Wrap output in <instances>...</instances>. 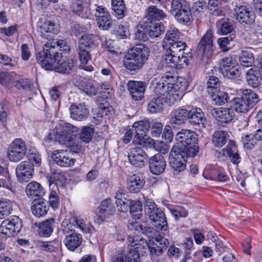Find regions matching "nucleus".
<instances>
[{
    "instance_id": "864d4df0",
    "label": "nucleus",
    "mask_w": 262,
    "mask_h": 262,
    "mask_svg": "<svg viewBox=\"0 0 262 262\" xmlns=\"http://www.w3.org/2000/svg\"><path fill=\"white\" fill-rule=\"evenodd\" d=\"M184 11H178L174 14V17L177 20L183 24H187L190 22L191 14L190 6L187 9H184Z\"/></svg>"
},
{
    "instance_id": "412c9836",
    "label": "nucleus",
    "mask_w": 262,
    "mask_h": 262,
    "mask_svg": "<svg viewBox=\"0 0 262 262\" xmlns=\"http://www.w3.org/2000/svg\"><path fill=\"white\" fill-rule=\"evenodd\" d=\"M145 181L142 174L138 173L128 176L127 189L131 193H138L143 188Z\"/></svg>"
},
{
    "instance_id": "bb28decb",
    "label": "nucleus",
    "mask_w": 262,
    "mask_h": 262,
    "mask_svg": "<svg viewBox=\"0 0 262 262\" xmlns=\"http://www.w3.org/2000/svg\"><path fill=\"white\" fill-rule=\"evenodd\" d=\"M91 0H75L73 11L82 18H88L91 14L90 8Z\"/></svg>"
},
{
    "instance_id": "774afa93",
    "label": "nucleus",
    "mask_w": 262,
    "mask_h": 262,
    "mask_svg": "<svg viewBox=\"0 0 262 262\" xmlns=\"http://www.w3.org/2000/svg\"><path fill=\"white\" fill-rule=\"evenodd\" d=\"M28 160L30 163L34 166H39L41 162V158L40 155L36 152H32L28 156Z\"/></svg>"
},
{
    "instance_id": "2f4dec72",
    "label": "nucleus",
    "mask_w": 262,
    "mask_h": 262,
    "mask_svg": "<svg viewBox=\"0 0 262 262\" xmlns=\"http://www.w3.org/2000/svg\"><path fill=\"white\" fill-rule=\"evenodd\" d=\"M188 119L191 124L202 125L205 127L206 118L200 108L192 107L189 110Z\"/></svg>"
},
{
    "instance_id": "680f3d73",
    "label": "nucleus",
    "mask_w": 262,
    "mask_h": 262,
    "mask_svg": "<svg viewBox=\"0 0 262 262\" xmlns=\"http://www.w3.org/2000/svg\"><path fill=\"white\" fill-rule=\"evenodd\" d=\"M48 198L51 207L54 210L58 208L60 202L58 192L55 190H51Z\"/></svg>"
},
{
    "instance_id": "f03ea898",
    "label": "nucleus",
    "mask_w": 262,
    "mask_h": 262,
    "mask_svg": "<svg viewBox=\"0 0 262 262\" xmlns=\"http://www.w3.org/2000/svg\"><path fill=\"white\" fill-rule=\"evenodd\" d=\"M79 134V129L70 123L61 122L58 127L51 130L46 137L47 141H57L65 145L74 152L77 153L81 146L75 141V138Z\"/></svg>"
},
{
    "instance_id": "2eb2a0df",
    "label": "nucleus",
    "mask_w": 262,
    "mask_h": 262,
    "mask_svg": "<svg viewBox=\"0 0 262 262\" xmlns=\"http://www.w3.org/2000/svg\"><path fill=\"white\" fill-rule=\"evenodd\" d=\"M233 13L236 19L241 24H251L255 19V15L251 9L244 5H236Z\"/></svg>"
},
{
    "instance_id": "09e8293b",
    "label": "nucleus",
    "mask_w": 262,
    "mask_h": 262,
    "mask_svg": "<svg viewBox=\"0 0 262 262\" xmlns=\"http://www.w3.org/2000/svg\"><path fill=\"white\" fill-rule=\"evenodd\" d=\"M13 203L9 200H0V219H4L12 213Z\"/></svg>"
},
{
    "instance_id": "f257e3e1",
    "label": "nucleus",
    "mask_w": 262,
    "mask_h": 262,
    "mask_svg": "<svg viewBox=\"0 0 262 262\" xmlns=\"http://www.w3.org/2000/svg\"><path fill=\"white\" fill-rule=\"evenodd\" d=\"M187 80L182 77L176 78L170 72L166 73L157 83L154 91L162 94L169 105L180 100L188 88Z\"/></svg>"
},
{
    "instance_id": "a18cd8bd",
    "label": "nucleus",
    "mask_w": 262,
    "mask_h": 262,
    "mask_svg": "<svg viewBox=\"0 0 262 262\" xmlns=\"http://www.w3.org/2000/svg\"><path fill=\"white\" fill-rule=\"evenodd\" d=\"M227 67L220 68L222 74L225 77L231 79L239 77L241 72L239 70L238 64L237 65H230Z\"/></svg>"
},
{
    "instance_id": "9d476101",
    "label": "nucleus",
    "mask_w": 262,
    "mask_h": 262,
    "mask_svg": "<svg viewBox=\"0 0 262 262\" xmlns=\"http://www.w3.org/2000/svg\"><path fill=\"white\" fill-rule=\"evenodd\" d=\"M27 152L25 141L21 138L14 139L8 148L7 156L9 160L13 162H17L23 159Z\"/></svg>"
},
{
    "instance_id": "052dcab7",
    "label": "nucleus",
    "mask_w": 262,
    "mask_h": 262,
    "mask_svg": "<svg viewBox=\"0 0 262 262\" xmlns=\"http://www.w3.org/2000/svg\"><path fill=\"white\" fill-rule=\"evenodd\" d=\"M73 217L70 219H65L62 222V230L64 234H71L74 231V228L76 227L75 222L73 221Z\"/></svg>"
},
{
    "instance_id": "c03bdc74",
    "label": "nucleus",
    "mask_w": 262,
    "mask_h": 262,
    "mask_svg": "<svg viewBox=\"0 0 262 262\" xmlns=\"http://www.w3.org/2000/svg\"><path fill=\"white\" fill-rule=\"evenodd\" d=\"M60 245L58 239L52 241L43 242L38 241L37 242V247L41 250L52 252L57 249Z\"/></svg>"
},
{
    "instance_id": "0e129e2a",
    "label": "nucleus",
    "mask_w": 262,
    "mask_h": 262,
    "mask_svg": "<svg viewBox=\"0 0 262 262\" xmlns=\"http://www.w3.org/2000/svg\"><path fill=\"white\" fill-rule=\"evenodd\" d=\"M232 39L230 37H221L217 39V43L223 52L228 51L231 47L230 45Z\"/></svg>"
},
{
    "instance_id": "f704fd0d",
    "label": "nucleus",
    "mask_w": 262,
    "mask_h": 262,
    "mask_svg": "<svg viewBox=\"0 0 262 262\" xmlns=\"http://www.w3.org/2000/svg\"><path fill=\"white\" fill-rule=\"evenodd\" d=\"M55 220L50 218L39 224L38 234L41 237H47L50 236L55 226Z\"/></svg>"
},
{
    "instance_id": "aec40b11",
    "label": "nucleus",
    "mask_w": 262,
    "mask_h": 262,
    "mask_svg": "<svg viewBox=\"0 0 262 262\" xmlns=\"http://www.w3.org/2000/svg\"><path fill=\"white\" fill-rule=\"evenodd\" d=\"M38 31L40 36L45 39H49L52 37V35L59 32L58 26L55 25L50 20L41 18L38 24Z\"/></svg>"
},
{
    "instance_id": "20e7f679",
    "label": "nucleus",
    "mask_w": 262,
    "mask_h": 262,
    "mask_svg": "<svg viewBox=\"0 0 262 262\" xmlns=\"http://www.w3.org/2000/svg\"><path fill=\"white\" fill-rule=\"evenodd\" d=\"M147 47L142 44L131 48L125 55L123 62L124 67L130 71L140 70L145 64L149 55Z\"/></svg>"
},
{
    "instance_id": "5701e85b",
    "label": "nucleus",
    "mask_w": 262,
    "mask_h": 262,
    "mask_svg": "<svg viewBox=\"0 0 262 262\" xmlns=\"http://www.w3.org/2000/svg\"><path fill=\"white\" fill-rule=\"evenodd\" d=\"M149 165L150 171L156 175L163 173L166 166L164 158L160 154H157L150 158Z\"/></svg>"
},
{
    "instance_id": "0eeeda50",
    "label": "nucleus",
    "mask_w": 262,
    "mask_h": 262,
    "mask_svg": "<svg viewBox=\"0 0 262 262\" xmlns=\"http://www.w3.org/2000/svg\"><path fill=\"white\" fill-rule=\"evenodd\" d=\"M145 215L158 230L165 231L168 229V223L166 215L163 210L157 207L156 203L147 200L144 205Z\"/></svg>"
},
{
    "instance_id": "dca6fc26",
    "label": "nucleus",
    "mask_w": 262,
    "mask_h": 262,
    "mask_svg": "<svg viewBox=\"0 0 262 262\" xmlns=\"http://www.w3.org/2000/svg\"><path fill=\"white\" fill-rule=\"evenodd\" d=\"M95 16L99 27L103 30H108L112 25L111 15L106 8L102 6H96Z\"/></svg>"
},
{
    "instance_id": "1a4fd4ad",
    "label": "nucleus",
    "mask_w": 262,
    "mask_h": 262,
    "mask_svg": "<svg viewBox=\"0 0 262 262\" xmlns=\"http://www.w3.org/2000/svg\"><path fill=\"white\" fill-rule=\"evenodd\" d=\"M23 228L21 220L17 216H11L4 220L0 225V236L8 238L15 236Z\"/></svg>"
},
{
    "instance_id": "ddd939ff",
    "label": "nucleus",
    "mask_w": 262,
    "mask_h": 262,
    "mask_svg": "<svg viewBox=\"0 0 262 262\" xmlns=\"http://www.w3.org/2000/svg\"><path fill=\"white\" fill-rule=\"evenodd\" d=\"M52 159L55 163L60 167L72 166L75 162L71 152L68 150H56L53 152Z\"/></svg>"
},
{
    "instance_id": "393cba45",
    "label": "nucleus",
    "mask_w": 262,
    "mask_h": 262,
    "mask_svg": "<svg viewBox=\"0 0 262 262\" xmlns=\"http://www.w3.org/2000/svg\"><path fill=\"white\" fill-rule=\"evenodd\" d=\"M18 75L14 72L9 73L0 71V84L6 88L11 86L14 82H16L15 86L17 88L25 89V85L18 79Z\"/></svg>"
},
{
    "instance_id": "f3484780",
    "label": "nucleus",
    "mask_w": 262,
    "mask_h": 262,
    "mask_svg": "<svg viewBox=\"0 0 262 262\" xmlns=\"http://www.w3.org/2000/svg\"><path fill=\"white\" fill-rule=\"evenodd\" d=\"M34 172L33 165L29 161H23L16 168V175L20 182L29 181L32 178Z\"/></svg>"
},
{
    "instance_id": "473e14b6",
    "label": "nucleus",
    "mask_w": 262,
    "mask_h": 262,
    "mask_svg": "<svg viewBox=\"0 0 262 262\" xmlns=\"http://www.w3.org/2000/svg\"><path fill=\"white\" fill-rule=\"evenodd\" d=\"M25 191L27 196L32 199L36 197L42 198L45 194L43 188L36 181L29 183L26 187Z\"/></svg>"
},
{
    "instance_id": "58836bf2",
    "label": "nucleus",
    "mask_w": 262,
    "mask_h": 262,
    "mask_svg": "<svg viewBox=\"0 0 262 262\" xmlns=\"http://www.w3.org/2000/svg\"><path fill=\"white\" fill-rule=\"evenodd\" d=\"M165 27L161 22H150L147 28L149 36L152 38L159 37L165 31Z\"/></svg>"
},
{
    "instance_id": "13d9d810",
    "label": "nucleus",
    "mask_w": 262,
    "mask_h": 262,
    "mask_svg": "<svg viewBox=\"0 0 262 262\" xmlns=\"http://www.w3.org/2000/svg\"><path fill=\"white\" fill-rule=\"evenodd\" d=\"M207 91L209 95L217 93L219 91L220 84L217 77L211 76L207 81Z\"/></svg>"
},
{
    "instance_id": "603ef678",
    "label": "nucleus",
    "mask_w": 262,
    "mask_h": 262,
    "mask_svg": "<svg viewBox=\"0 0 262 262\" xmlns=\"http://www.w3.org/2000/svg\"><path fill=\"white\" fill-rule=\"evenodd\" d=\"M217 33L220 35H226L230 33L233 30L231 24L222 19L219 20L216 23Z\"/></svg>"
},
{
    "instance_id": "a878e982",
    "label": "nucleus",
    "mask_w": 262,
    "mask_h": 262,
    "mask_svg": "<svg viewBox=\"0 0 262 262\" xmlns=\"http://www.w3.org/2000/svg\"><path fill=\"white\" fill-rule=\"evenodd\" d=\"M211 114L216 120L224 123L231 121L235 115L232 108L225 107L213 109L212 110Z\"/></svg>"
},
{
    "instance_id": "b1692460",
    "label": "nucleus",
    "mask_w": 262,
    "mask_h": 262,
    "mask_svg": "<svg viewBox=\"0 0 262 262\" xmlns=\"http://www.w3.org/2000/svg\"><path fill=\"white\" fill-rule=\"evenodd\" d=\"M168 245V241L161 235H158L152 238L148 247L151 254L159 255Z\"/></svg>"
},
{
    "instance_id": "c756f323",
    "label": "nucleus",
    "mask_w": 262,
    "mask_h": 262,
    "mask_svg": "<svg viewBox=\"0 0 262 262\" xmlns=\"http://www.w3.org/2000/svg\"><path fill=\"white\" fill-rule=\"evenodd\" d=\"M49 209L46 201L40 198L38 199H34L33 202V205L31 207V210L33 215L37 217L45 216L47 214Z\"/></svg>"
},
{
    "instance_id": "a211bd4d",
    "label": "nucleus",
    "mask_w": 262,
    "mask_h": 262,
    "mask_svg": "<svg viewBox=\"0 0 262 262\" xmlns=\"http://www.w3.org/2000/svg\"><path fill=\"white\" fill-rule=\"evenodd\" d=\"M198 52L202 56L206 55L207 57L211 55L213 52V33L208 30L203 36L198 47Z\"/></svg>"
},
{
    "instance_id": "bf43d9fd",
    "label": "nucleus",
    "mask_w": 262,
    "mask_h": 262,
    "mask_svg": "<svg viewBox=\"0 0 262 262\" xmlns=\"http://www.w3.org/2000/svg\"><path fill=\"white\" fill-rule=\"evenodd\" d=\"M214 103L217 105H223L229 99L228 94L224 92L220 91L210 94Z\"/></svg>"
},
{
    "instance_id": "7ed1b4c3",
    "label": "nucleus",
    "mask_w": 262,
    "mask_h": 262,
    "mask_svg": "<svg viewBox=\"0 0 262 262\" xmlns=\"http://www.w3.org/2000/svg\"><path fill=\"white\" fill-rule=\"evenodd\" d=\"M169 48L164 49L162 61L166 66L180 69L188 64L191 57V52H185L186 45L185 42L177 41L168 46Z\"/></svg>"
},
{
    "instance_id": "5fc2aeb1",
    "label": "nucleus",
    "mask_w": 262,
    "mask_h": 262,
    "mask_svg": "<svg viewBox=\"0 0 262 262\" xmlns=\"http://www.w3.org/2000/svg\"><path fill=\"white\" fill-rule=\"evenodd\" d=\"M94 132V128L92 125L83 126L80 133V140L85 143H89L92 138Z\"/></svg>"
},
{
    "instance_id": "49530a36",
    "label": "nucleus",
    "mask_w": 262,
    "mask_h": 262,
    "mask_svg": "<svg viewBox=\"0 0 262 262\" xmlns=\"http://www.w3.org/2000/svg\"><path fill=\"white\" fill-rule=\"evenodd\" d=\"M95 36L92 34H85L82 36L79 40L78 49L87 50L95 47Z\"/></svg>"
},
{
    "instance_id": "79ce46f5",
    "label": "nucleus",
    "mask_w": 262,
    "mask_h": 262,
    "mask_svg": "<svg viewBox=\"0 0 262 262\" xmlns=\"http://www.w3.org/2000/svg\"><path fill=\"white\" fill-rule=\"evenodd\" d=\"M73 221L75 222L76 228H79L82 232L86 234H92L94 229L90 222L82 217H73Z\"/></svg>"
},
{
    "instance_id": "39448f33",
    "label": "nucleus",
    "mask_w": 262,
    "mask_h": 262,
    "mask_svg": "<svg viewBox=\"0 0 262 262\" xmlns=\"http://www.w3.org/2000/svg\"><path fill=\"white\" fill-rule=\"evenodd\" d=\"M61 54L58 52L55 42H47L43 47V51L37 53L36 59L40 66L47 70H52L57 65Z\"/></svg>"
},
{
    "instance_id": "cd10ccee",
    "label": "nucleus",
    "mask_w": 262,
    "mask_h": 262,
    "mask_svg": "<svg viewBox=\"0 0 262 262\" xmlns=\"http://www.w3.org/2000/svg\"><path fill=\"white\" fill-rule=\"evenodd\" d=\"M69 110L71 118L77 121L84 120L89 115V110L84 104H73Z\"/></svg>"
},
{
    "instance_id": "4468645a",
    "label": "nucleus",
    "mask_w": 262,
    "mask_h": 262,
    "mask_svg": "<svg viewBox=\"0 0 262 262\" xmlns=\"http://www.w3.org/2000/svg\"><path fill=\"white\" fill-rule=\"evenodd\" d=\"M150 126L149 121L146 119L135 122L132 127L134 132L133 143L142 145Z\"/></svg>"
},
{
    "instance_id": "423d86ee",
    "label": "nucleus",
    "mask_w": 262,
    "mask_h": 262,
    "mask_svg": "<svg viewBox=\"0 0 262 262\" xmlns=\"http://www.w3.org/2000/svg\"><path fill=\"white\" fill-rule=\"evenodd\" d=\"M177 143L174 146H178L179 149L183 150L189 156L193 157L199 151V147L195 144L196 135L189 129H182L176 135Z\"/></svg>"
},
{
    "instance_id": "4c0bfd02",
    "label": "nucleus",
    "mask_w": 262,
    "mask_h": 262,
    "mask_svg": "<svg viewBox=\"0 0 262 262\" xmlns=\"http://www.w3.org/2000/svg\"><path fill=\"white\" fill-rule=\"evenodd\" d=\"M113 14L118 18L122 19L125 16L126 6L123 0H111Z\"/></svg>"
},
{
    "instance_id": "6ab92c4d",
    "label": "nucleus",
    "mask_w": 262,
    "mask_h": 262,
    "mask_svg": "<svg viewBox=\"0 0 262 262\" xmlns=\"http://www.w3.org/2000/svg\"><path fill=\"white\" fill-rule=\"evenodd\" d=\"M127 88L133 99L139 101L144 97L146 84L143 81L130 80L128 82Z\"/></svg>"
},
{
    "instance_id": "f8f14e48",
    "label": "nucleus",
    "mask_w": 262,
    "mask_h": 262,
    "mask_svg": "<svg viewBox=\"0 0 262 262\" xmlns=\"http://www.w3.org/2000/svg\"><path fill=\"white\" fill-rule=\"evenodd\" d=\"M128 241L130 246L134 247V249L128 251L125 255V262H141L140 257L138 252V249L140 248L141 245L143 247L144 244L147 245L144 239L139 238V237L129 236Z\"/></svg>"
},
{
    "instance_id": "c85d7f7f",
    "label": "nucleus",
    "mask_w": 262,
    "mask_h": 262,
    "mask_svg": "<svg viewBox=\"0 0 262 262\" xmlns=\"http://www.w3.org/2000/svg\"><path fill=\"white\" fill-rule=\"evenodd\" d=\"M155 95L148 104L147 109L150 113H157L161 112L165 102H167L165 97L162 94H158L154 91Z\"/></svg>"
},
{
    "instance_id": "4d7b16f0",
    "label": "nucleus",
    "mask_w": 262,
    "mask_h": 262,
    "mask_svg": "<svg viewBox=\"0 0 262 262\" xmlns=\"http://www.w3.org/2000/svg\"><path fill=\"white\" fill-rule=\"evenodd\" d=\"M99 212L101 214H105L106 215H110L113 214L114 208L110 199H106L103 200L99 207Z\"/></svg>"
},
{
    "instance_id": "e433bc0d",
    "label": "nucleus",
    "mask_w": 262,
    "mask_h": 262,
    "mask_svg": "<svg viewBox=\"0 0 262 262\" xmlns=\"http://www.w3.org/2000/svg\"><path fill=\"white\" fill-rule=\"evenodd\" d=\"M181 33L175 28H170L166 33L162 42L163 49L169 48L168 46L178 41L181 38Z\"/></svg>"
},
{
    "instance_id": "69168bd1",
    "label": "nucleus",
    "mask_w": 262,
    "mask_h": 262,
    "mask_svg": "<svg viewBox=\"0 0 262 262\" xmlns=\"http://www.w3.org/2000/svg\"><path fill=\"white\" fill-rule=\"evenodd\" d=\"M183 7L184 9H187L189 7L188 2L185 0H172L171 12L174 14L176 10H178L179 7Z\"/></svg>"
},
{
    "instance_id": "ea45409f",
    "label": "nucleus",
    "mask_w": 262,
    "mask_h": 262,
    "mask_svg": "<svg viewBox=\"0 0 262 262\" xmlns=\"http://www.w3.org/2000/svg\"><path fill=\"white\" fill-rule=\"evenodd\" d=\"M246 79L250 86L253 88H257L261 81L260 72L250 69L246 73Z\"/></svg>"
},
{
    "instance_id": "6e6552de",
    "label": "nucleus",
    "mask_w": 262,
    "mask_h": 262,
    "mask_svg": "<svg viewBox=\"0 0 262 262\" xmlns=\"http://www.w3.org/2000/svg\"><path fill=\"white\" fill-rule=\"evenodd\" d=\"M258 102L257 95L250 89L243 90L241 97L233 99L234 109L238 113H246Z\"/></svg>"
},
{
    "instance_id": "7c9ffc66",
    "label": "nucleus",
    "mask_w": 262,
    "mask_h": 262,
    "mask_svg": "<svg viewBox=\"0 0 262 262\" xmlns=\"http://www.w3.org/2000/svg\"><path fill=\"white\" fill-rule=\"evenodd\" d=\"M82 241L81 234L74 232L66 236L63 243L69 251H74L81 245Z\"/></svg>"
},
{
    "instance_id": "c9c22d12",
    "label": "nucleus",
    "mask_w": 262,
    "mask_h": 262,
    "mask_svg": "<svg viewBox=\"0 0 262 262\" xmlns=\"http://www.w3.org/2000/svg\"><path fill=\"white\" fill-rule=\"evenodd\" d=\"M78 57L81 68L86 71H92L94 68L92 65H89L91 60V55L88 50L78 49Z\"/></svg>"
},
{
    "instance_id": "8fccbe9b",
    "label": "nucleus",
    "mask_w": 262,
    "mask_h": 262,
    "mask_svg": "<svg viewBox=\"0 0 262 262\" xmlns=\"http://www.w3.org/2000/svg\"><path fill=\"white\" fill-rule=\"evenodd\" d=\"M130 213L135 220L140 219L142 215V204L140 201H132L129 203Z\"/></svg>"
},
{
    "instance_id": "a19ab883",
    "label": "nucleus",
    "mask_w": 262,
    "mask_h": 262,
    "mask_svg": "<svg viewBox=\"0 0 262 262\" xmlns=\"http://www.w3.org/2000/svg\"><path fill=\"white\" fill-rule=\"evenodd\" d=\"M146 11V16L148 19L150 20V22H152L154 20H160L163 19L166 16L165 13L162 10L157 8L155 6H149Z\"/></svg>"
},
{
    "instance_id": "37998d69",
    "label": "nucleus",
    "mask_w": 262,
    "mask_h": 262,
    "mask_svg": "<svg viewBox=\"0 0 262 262\" xmlns=\"http://www.w3.org/2000/svg\"><path fill=\"white\" fill-rule=\"evenodd\" d=\"M58 61L57 62V65L53 68L52 70H56L59 73H69L74 65L72 60L68 59L65 60L63 59V56H61V58H59Z\"/></svg>"
},
{
    "instance_id": "338daca9",
    "label": "nucleus",
    "mask_w": 262,
    "mask_h": 262,
    "mask_svg": "<svg viewBox=\"0 0 262 262\" xmlns=\"http://www.w3.org/2000/svg\"><path fill=\"white\" fill-rule=\"evenodd\" d=\"M115 34L121 39L126 38L129 34L128 27L126 26L119 25L116 28Z\"/></svg>"
},
{
    "instance_id": "3c124183",
    "label": "nucleus",
    "mask_w": 262,
    "mask_h": 262,
    "mask_svg": "<svg viewBox=\"0 0 262 262\" xmlns=\"http://www.w3.org/2000/svg\"><path fill=\"white\" fill-rule=\"evenodd\" d=\"M254 58L253 53L247 50H243L239 55V61L242 66L250 67L254 62Z\"/></svg>"
},
{
    "instance_id": "e2e57ef3",
    "label": "nucleus",
    "mask_w": 262,
    "mask_h": 262,
    "mask_svg": "<svg viewBox=\"0 0 262 262\" xmlns=\"http://www.w3.org/2000/svg\"><path fill=\"white\" fill-rule=\"evenodd\" d=\"M227 153L229 157L231 162L235 164H237L240 162L241 157L238 154L235 146L228 147L226 149Z\"/></svg>"
},
{
    "instance_id": "6e6d98bb",
    "label": "nucleus",
    "mask_w": 262,
    "mask_h": 262,
    "mask_svg": "<svg viewBox=\"0 0 262 262\" xmlns=\"http://www.w3.org/2000/svg\"><path fill=\"white\" fill-rule=\"evenodd\" d=\"M168 209L176 220H178L180 217H186L188 215V211L182 206H169Z\"/></svg>"
},
{
    "instance_id": "72a5a7b5",
    "label": "nucleus",
    "mask_w": 262,
    "mask_h": 262,
    "mask_svg": "<svg viewBox=\"0 0 262 262\" xmlns=\"http://www.w3.org/2000/svg\"><path fill=\"white\" fill-rule=\"evenodd\" d=\"M189 110L179 107L171 113L170 123L172 125H179L183 124L188 119Z\"/></svg>"
},
{
    "instance_id": "4be33fe9",
    "label": "nucleus",
    "mask_w": 262,
    "mask_h": 262,
    "mask_svg": "<svg viewBox=\"0 0 262 262\" xmlns=\"http://www.w3.org/2000/svg\"><path fill=\"white\" fill-rule=\"evenodd\" d=\"M128 158L131 164L136 167H142L144 165L147 155L141 148L134 147L130 149Z\"/></svg>"
},
{
    "instance_id": "de8ad7c7",
    "label": "nucleus",
    "mask_w": 262,
    "mask_h": 262,
    "mask_svg": "<svg viewBox=\"0 0 262 262\" xmlns=\"http://www.w3.org/2000/svg\"><path fill=\"white\" fill-rule=\"evenodd\" d=\"M228 133L222 130L215 132L212 136V143L216 147H222L224 145L228 138Z\"/></svg>"
},
{
    "instance_id": "9b49d317",
    "label": "nucleus",
    "mask_w": 262,
    "mask_h": 262,
    "mask_svg": "<svg viewBox=\"0 0 262 262\" xmlns=\"http://www.w3.org/2000/svg\"><path fill=\"white\" fill-rule=\"evenodd\" d=\"M189 157L183 150L179 149L178 146H173L169 157V163L175 171H183L186 168V158Z\"/></svg>"
}]
</instances>
